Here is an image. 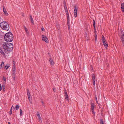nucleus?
Wrapping results in <instances>:
<instances>
[{
    "mask_svg": "<svg viewBox=\"0 0 124 124\" xmlns=\"http://www.w3.org/2000/svg\"><path fill=\"white\" fill-rule=\"evenodd\" d=\"M15 61H13V62H15Z\"/></svg>",
    "mask_w": 124,
    "mask_h": 124,
    "instance_id": "nucleus-49",
    "label": "nucleus"
},
{
    "mask_svg": "<svg viewBox=\"0 0 124 124\" xmlns=\"http://www.w3.org/2000/svg\"><path fill=\"white\" fill-rule=\"evenodd\" d=\"M30 19H32V16H31V15H30Z\"/></svg>",
    "mask_w": 124,
    "mask_h": 124,
    "instance_id": "nucleus-37",
    "label": "nucleus"
},
{
    "mask_svg": "<svg viewBox=\"0 0 124 124\" xmlns=\"http://www.w3.org/2000/svg\"><path fill=\"white\" fill-rule=\"evenodd\" d=\"M0 26L3 30L8 31L9 27L8 24L6 22H3L0 23Z\"/></svg>",
    "mask_w": 124,
    "mask_h": 124,
    "instance_id": "nucleus-3",
    "label": "nucleus"
},
{
    "mask_svg": "<svg viewBox=\"0 0 124 124\" xmlns=\"http://www.w3.org/2000/svg\"><path fill=\"white\" fill-rule=\"evenodd\" d=\"M8 124H10V122H8Z\"/></svg>",
    "mask_w": 124,
    "mask_h": 124,
    "instance_id": "nucleus-47",
    "label": "nucleus"
},
{
    "mask_svg": "<svg viewBox=\"0 0 124 124\" xmlns=\"http://www.w3.org/2000/svg\"><path fill=\"white\" fill-rule=\"evenodd\" d=\"M95 41L96 42V41H97V35H96L95 36Z\"/></svg>",
    "mask_w": 124,
    "mask_h": 124,
    "instance_id": "nucleus-26",
    "label": "nucleus"
},
{
    "mask_svg": "<svg viewBox=\"0 0 124 124\" xmlns=\"http://www.w3.org/2000/svg\"><path fill=\"white\" fill-rule=\"evenodd\" d=\"M45 30L42 27V28H41V30L42 31H44Z\"/></svg>",
    "mask_w": 124,
    "mask_h": 124,
    "instance_id": "nucleus-32",
    "label": "nucleus"
},
{
    "mask_svg": "<svg viewBox=\"0 0 124 124\" xmlns=\"http://www.w3.org/2000/svg\"><path fill=\"white\" fill-rule=\"evenodd\" d=\"M13 107V106H12V107L11 108V109H10V111H12V108Z\"/></svg>",
    "mask_w": 124,
    "mask_h": 124,
    "instance_id": "nucleus-45",
    "label": "nucleus"
},
{
    "mask_svg": "<svg viewBox=\"0 0 124 124\" xmlns=\"http://www.w3.org/2000/svg\"><path fill=\"white\" fill-rule=\"evenodd\" d=\"M95 100H96V102L98 104V101L97 100V97L96 96H95Z\"/></svg>",
    "mask_w": 124,
    "mask_h": 124,
    "instance_id": "nucleus-30",
    "label": "nucleus"
},
{
    "mask_svg": "<svg viewBox=\"0 0 124 124\" xmlns=\"http://www.w3.org/2000/svg\"><path fill=\"white\" fill-rule=\"evenodd\" d=\"M103 44L104 45V46L105 47V48H107L108 46V44L106 42H104V43H103Z\"/></svg>",
    "mask_w": 124,
    "mask_h": 124,
    "instance_id": "nucleus-13",
    "label": "nucleus"
},
{
    "mask_svg": "<svg viewBox=\"0 0 124 124\" xmlns=\"http://www.w3.org/2000/svg\"><path fill=\"white\" fill-rule=\"evenodd\" d=\"M53 90L54 92H55V88H53Z\"/></svg>",
    "mask_w": 124,
    "mask_h": 124,
    "instance_id": "nucleus-38",
    "label": "nucleus"
},
{
    "mask_svg": "<svg viewBox=\"0 0 124 124\" xmlns=\"http://www.w3.org/2000/svg\"><path fill=\"white\" fill-rule=\"evenodd\" d=\"M65 98L67 101H69L68 96L66 97Z\"/></svg>",
    "mask_w": 124,
    "mask_h": 124,
    "instance_id": "nucleus-28",
    "label": "nucleus"
},
{
    "mask_svg": "<svg viewBox=\"0 0 124 124\" xmlns=\"http://www.w3.org/2000/svg\"><path fill=\"white\" fill-rule=\"evenodd\" d=\"M10 66L9 65H6L4 67V68L6 69L7 70L9 68V67Z\"/></svg>",
    "mask_w": 124,
    "mask_h": 124,
    "instance_id": "nucleus-15",
    "label": "nucleus"
},
{
    "mask_svg": "<svg viewBox=\"0 0 124 124\" xmlns=\"http://www.w3.org/2000/svg\"><path fill=\"white\" fill-rule=\"evenodd\" d=\"M67 22H67L68 23H69V21H68Z\"/></svg>",
    "mask_w": 124,
    "mask_h": 124,
    "instance_id": "nucleus-48",
    "label": "nucleus"
},
{
    "mask_svg": "<svg viewBox=\"0 0 124 124\" xmlns=\"http://www.w3.org/2000/svg\"><path fill=\"white\" fill-rule=\"evenodd\" d=\"M100 124H104L103 122V120L101 119L100 120Z\"/></svg>",
    "mask_w": 124,
    "mask_h": 124,
    "instance_id": "nucleus-23",
    "label": "nucleus"
},
{
    "mask_svg": "<svg viewBox=\"0 0 124 124\" xmlns=\"http://www.w3.org/2000/svg\"><path fill=\"white\" fill-rule=\"evenodd\" d=\"M20 116L22 115V111L21 109H20Z\"/></svg>",
    "mask_w": 124,
    "mask_h": 124,
    "instance_id": "nucleus-21",
    "label": "nucleus"
},
{
    "mask_svg": "<svg viewBox=\"0 0 124 124\" xmlns=\"http://www.w3.org/2000/svg\"><path fill=\"white\" fill-rule=\"evenodd\" d=\"M27 94L28 96L29 95L30 96V95H31L30 94V92L29 90L28 89H27Z\"/></svg>",
    "mask_w": 124,
    "mask_h": 124,
    "instance_id": "nucleus-19",
    "label": "nucleus"
},
{
    "mask_svg": "<svg viewBox=\"0 0 124 124\" xmlns=\"http://www.w3.org/2000/svg\"><path fill=\"white\" fill-rule=\"evenodd\" d=\"M64 93H65V94H66V95L67 94V92L66 90L65 89V90H64Z\"/></svg>",
    "mask_w": 124,
    "mask_h": 124,
    "instance_id": "nucleus-33",
    "label": "nucleus"
},
{
    "mask_svg": "<svg viewBox=\"0 0 124 124\" xmlns=\"http://www.w3.org/2000/svg\"><path fill=\"white\" fill-rule=\"evenodd\" d=\"M15 70H16V68L14 66L13 67V71H12V75L14 77L15 74ZM14 78L15 77H13V78Z\"/></svg>",
    "mask_w": 124,
    "mask_h": 124,
    "instance_id": "nucleus-8",
    "label": "nucleus"
},
{
    "mask_svg": "<svg viewBox=\"0 0 124 124\" xmlns=\"http://www.w3.org/2000/svg\"><path fill=\"white\" fill-rule=\"evenodd\" d=\"M5 40L8 42H11L13 39V34L11 32H8L5 34L4 36Z\"/></svg>",
    "mask_w": 124,
    "mask_h": 124,
    "instance_id": "nucleus-2",
    "label": "nucleus"
},
{
    "mask_svg": "<svg viewBox=\"0 0 124 124\" xmlns=\"http://www.w3.org/2000/svg\"><path fill=\"white\" fill-rule=\"evenodd\" d=\"M67 21H70V18L69 17L67 18Z\"/></svg>",
    "mask_w": 124,
    "mask_h": 124,
    "instance_id": "nucleus-39",
    "label": "nucleus"
},
{
    "mask_svg": "<svg viewBox=\"0 0 124 124\" xmlns=\"http://www.w3.org/2000/svg\"><path fill=\"white\" fill-rule=\"evenodd\" d=\"M74 7L75 8L74 10V16L75 17H76L77 16V13L78 11V8L76 6H74Z\"/></svg>",
    "mask_w": 124,
    "mask_h": 124,
    "instance_id": "nucleus-6",
    "label": "nucleus"
},
{
    "mask_svg": "<svg viewBox=\"0 0 124 124\" xmlns=\"http://www.w3.org/2000/svg\"><path fill=\"white\" fill-rule=\"evenodd\" d=\"M121 9L123 11H124V3H122L121 4Z\"/></svg>",
    "mask_w": 124,
    "mask_h": 124,
    "instance_id": "nucleus-12",
    "label": "nucleus"
},
{
    "mask_svg": "<svg viewBox=\"0 0 124 124\" xmlns=\"http://www.w3.org/2000/svg\"><path fill=\"white\" fill-rule=\"evenodd\" d=\"M67 16V18L69 17V15Z\"/></svg>",
    "mask_w": 124,
    "mask_h": 124,
    "instance_id": "nucleus-46",
    "label": "nucleus"
},
{
    "mask_svg": "<svg viewBox=\"0 0 124 124\" xmlns=\"http://www.w3.org/2000/svg\"><path fill=\"white\" fill-rule=\"evenodd\" d=\"M92 111V112H93V114H95V113L94 112H93V111Z\"/></svg>",
    "mask_w": 124,
    "mask_h": 124,
    "instance_id": "nucleus-44",
    "label": "nucleus"
},
{
    "mask_svg": "<svg viewBox=\"0 0 124 124\" xmlns=\"http://www.w3.org/2000/svg\"><path fill=\"white\" fill-rule=\"evenodd\" d=\"M3 11L4 12L6 16L8 15V13H7L6 10L5 9V7L3 6Z\"/></svg>",
    "mask_w": 124,
    "mask_h": 124,
    "instance_id": "nucleus-9",
    "label": "nucleus"
},
{
    "mask_svg": "<svg viewBox=\"0 0 124 124\" xmlns=\"http://www.w3.org/2000/svg\"><path fill=\"white\" fill-rule=\"evenodd\" d=\"M30 20L31 22V23L32 24H33L34 23V21H33V18L31 19Z\"/></svg>",
    "mask_w": 124,
    "mask_h": 124,
    "instance_id": "nucleus-25",
    "label": "nucleus"
},
{
    "mask_svg": "<svg viewBox=\"0 0 124 124\" xmlns=\"http://www.w3.org/2000/svg\"><path fill=\"white\" fill-rule=\"evenodd\" d=\"M2 89L1 85L0 84V91H1Z\"/></svg>",
    "mask_w": 124,
    "mask_h": 124,
    "instance_id": "nucleus-34",
    "label": "nucleus"
},
{
    "mask_svg": "<svg viewBox=\"0 0 124 124\" xmlns=\"http://www.w3.org/2000/svg\"><path fill=\"white\" fill-rule=\"evenodd\" d=\"M42 39L43 41H45L46 43H48L49 42L46 36L44 35H42Z\"/></svg>",
    "mask_w": 124,
    "mask_h": 124,
    "instance_id": "nucleus-4",
    "label": "nucleus"
},
{
    "mask_svg": "<svg viewBox=\"0 0 124 124\" xmlns=\"http://www.w3.org/2000/svg\"><path fill=\"white\" fill-rule=\"evenodd\" d=\"M102 42L103 43H104V42H105L106 40L105 38H104V36L102 35Z\"/></svg>",
    "mask_w": 124,
    "mask_h": 124,
    "instance_id": "nucleus-10",
    "label": "nucleus"
},
{
    "mask_svg": "<svg viewBox=\"0 0 124 124\" xmlns=\"http://www.w3.org/2000/svg\"><path fill=\"white\" fill-rule=\"evenodd\" d=\"M64 8H65V12H66L67 11H68L67 9V7L66 6L64 5Z\"/></svg>",
    "mask_w": 124,
    "mask_h": 124,
    "instance_id": "nucleus-24",
    "label": "nucleus"
},
{
    "mask_svg": "<svg viewBox=\"0 0 124 124\" xmlns=\"http://www.w3.org/2000/svg\"><path fill=\"white\" fill-rule=\"evenodd\" d=\"M3 46L6 52L12 51L13 49V45L10 43H5L3 45Z\"/></svg>",
    "mask_w": 124,
    "mask_h": 124,
    "instance_id": "nucleus-1",
    "label": "nucleus"
},
{
    "mask_svg": "<svg viewBox=\"0 0 124 124\" xmlns=\"http://www.w3.org/2000/svg\"><path fill=\"white\" fill-rule=\"evenodd\" d=\"M65 12L66 13L67 16L69 15V14L68 11H66V12Z\"/></svg>",
    "mask_w": 124,
    "mask_h": 124,
    "instance_id": "nucleus-31",
    "label": "nucleus"
},
{
    "mask_svg": "<svg viewBox=\"0 0 124 124\" xmlns=\"http://www.w3.org/2000/svg\"><path fill=\"white\" fill-rule=\"evenodd\" d=\"M36 114L38 117L39 121L40 122H41V123H42V119L39 113L38 112H37V113Z\"/></svg>",
    "mask_w": 124,
    "mask_h": 124,
    "instance_id": "nucleus-5",
    "label": "nucleus"
},
{
    "mask_svg": "<svg viewBox=\"0 0 124 124\" xmlns=\"http://www.w3.org/2000/svg\"><path fill=\"white\" fill-rule=\"evenodd\" d=\"M93 25L94 26V28H95V22L94 20H93Z\"/></svg>",
    "mask_w": 124,
    "mask_h": 124,
    "instance_id": "nucleus-20",
    "label": "nucleus"
},
{
    "mask_svg": "<svg viewBox=\"0 0 124 124\" xmlns=\"http://www.w3.org/2000/svg\"><path fill=\"white\" fill-rule=\"evenodd\" d=\"M3 80H4V81H6V79L4 77L3 78Z\"/></svg>",
    "mask_w": 124,
    "mask_h": 124,
    "instance_id": "nucleus-42",
    "label": "nucleus"
},
{
    "mask_svg": "<svg viewBox=\"0 0 124 124\" xmlns=\"http://www.w3.org/2000/svg\"><path fill=\"white\" fill-rule=\"evenodd\" d=\"M13 65L14 66L13 67L15 66V63H13Z\"/></svg>",
    "mask_w": 124,
    "mask_h": 124,
    "instance_id": "nucleus-43",
    "label": "nucleus"
},
{
    "mask_svg": "<svg viewBox=\"0 0 124 124\" xmlns=\"http://www.w3.org/2000/svg\"><path fill=\"white\" fill-rule=\"evenodd\" d=\"M65 96L66 97V96H68V95H67V94L66 95V94H65Z\"/></svg>",
    "mask_w": 124,
    "mask_h": 124,
    "instance_id": "nucleus-40",
    "label": "nucleus"
},
{
    "mask_svg": "<svg viewBox=\"0 0 124 124\" xmlns=\"http://www.w3.org/2000/svg\"><path fill=\"white\" fill-rule=\"evenodd\" d=\"M91 110L92 111L94 110V104H92Z\"/></svg>",
    "mask_w": 124,
    "mask_h": 124,
    "instance_id": "nucleus-16",
    "label": "nucleus"
},
{
    "mask_svg": "<svg viewBox=\"0 0 124 124\" xmlns=\"http://www.w3.org/2000/svg\"><path fill=\"white\" fill-rule=\"evenodd\" d=\"M0 53H1L2 55L4 56L5 54L3 52V50L1 48H0Z\"/></svg>",
    "mask_w": 124,
    "mask_h": 124,
    "instance_id": "nucleus-11",
    "label": "nucleus"
},
{
    "mask_svg": "<svg viewBox=\"0 0 124 124\" xmlns=\"http://www.w3.org/2000/svg\"><path fill=\"white\" fill-rule=\"evenodd\" d=\"M24 28L25 30V31L26 33L28 34L29 33V32L27 29L26 28V27L25 26H24Z\"/></svg>",
    "mask_w": 124,
    "mask_h": 124,
    "instance_id": "nucleus-17",
    "label": "nucleus"
},
{
    "mask_svg": "<svg viewBox=\"0 0 124 124\" xmlns=\"http://www.w3.org/2000/svg\"><path fill=\"white\" fill-rule=\"evenodd\" d=\"M50 65L51 67H53L54 66V62H51Z\"/></svg>",
    "mask_w": 124,
    "mask_h": 124,
    "instance_id": "nucleus-22",
    "label": "nucleus"
},
{
    "mask_svg": "<svg viewBox=\"0 0 124 124\" xmlns=\"http://www.w3.org/2000/svg\"><path fill=\"white\" fill-rule=\"evenodd\" d=\"M4 62H2L1 64L0 65V69L2 67V65L3 64Z\"/></svg>",
    "mask_w": 124,
    "mask_h": 124,
    "instance_id": "nucleus-29",
    "label": "nucleus"
},
{
    "mask_svg": "<svg viewBox=\"0 0 124 124\" xmlns=\"http://www.w3.org/2000/svg\"><path fill=\"white\" fill-rule=\"evenodd\" d=\"M92 77L93 84V85H94L95 84V75L94 74H92Z\"/></svg>",
    "mask_w": 124,
    "mask_h": 124,
    "instance_id": "nucleus-7",
    "label": "nucleus"
},
{
    "mask_svg": "<svg viewBox=\"0 0 124 124\" xmlns=\"http://www.w3.org/2000/svg\"><path fill=\"white\" fill-rule=\"evenodd\" d=\"M12 111H10L9 112V114L10 115H11L12 114Z\"/></svg>",
    "mask_w": 124,
    "mask_h": 124,
    "instance_id": "nucleus-35",
    "label": "nucleus"
},
{
    "mask_svg": "<svg viewBox=\"0 0 124 124\" xmlns=\"http://www.w3.org/2000/svg\"><path fill=\"white\" fill-rule=\"evenodd\" d=\"M79 124L78 123L77 124Z\"/></svg>",
    "mask_w": 124,
    "mask_h": 124,
    "instance_id": "nucleus-50",
    "label": "nucleus"
},
{
    "mask_svg": "<svg viewBox=\"0 0 124 124\" xmlns=\"http://www.w3.org/2000/svg\"><path fill=\"white\" fill-rule=\"evenodd\" d=\"M52 59H51V58L49 60V61H50V62H52Z\"/></svg>",
    "mask_w": 124,
    "mask_h": 124,
    "instance_id": "nucleus-36",
    "label": "nucleus"
},
{
    "mask_svg": "<svg viewBox=\"0 0 124 124\" xmlns=\"http://www.w3.org/2000/svg\"><path fill=\"white\" fill-rule=\"evenodd\" d=\"M19 106L18 105H16V108H15L14 107L13 108V109H15L16 108V110H17L19 109Z\"/></svg>",
    "mask_w": 124,
    "mask_h": 124,
    "instance_id": "nucleus-18",
    "label": "nucleus"
},
{
    "mask_svg": "<svg viewBox=\"0 0 124 124\" xmlns=\"http://www.w3.org/2000/svg\"><path fill=\"white\" fill-rule=\"evenodd\" d=\"M42 104L43 105L44 104V103L43 101H41Z\"/></svg>",
    "mask_w": 124,
    "mask_h": 124,
    "instance_id": "nucleus-41",
    "label": "nucleus"
},
{
    "mask_svg": "<svg viewBox=\"0 0 124 124\" xmlns=\"http://www.w3.org/2000/svg\"><path fill=\"white\" fill-rule=\"evenodd\" d=\"M2 88L3 89H4L5 88V85L3 84L2 86Z\"/></svg>",
    "mask_w": 124,
    "mask_h": 124,
    "instance_id": "nucleus-27",
    "label": "nucleus"
},
{
    "mask_svg": "<svg viewBox=\"0 0 124 124\" xmlns=\"http://www.w3.org/2000/svg\"><path fill=\"white\" fill-rule=\"evenodd\" d=\"M28 96V97L29 100L30 102L31 103H32L31 99H30V98H31V95H30L29 96V95Z\"/></svg>",
    "mask_w": 124,
    "mask_h": 124,
    "instance_id": "nucleus-14",
    "label": "nucleus"
}]
</instances>
